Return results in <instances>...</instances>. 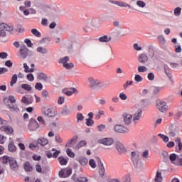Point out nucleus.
<instances>
[{
	"label": "nucleus",
	"mask_w": 182,
	"mask_h": 182,
	"mask_svg": "<svg viewBox=\"0 0 182 182\" xmlns=\"http://www.w3.org/2000/svg\"><path fill=\"white\" fill-rule=\"evenodd\" d=\"M131 160L136 168H140L141 167V160L139 151H134L131 153Z\"/></svg>",
	"instance_id": "nucleus-1"
},
{
	"label": "nucleus",
	"mask_w": 182,
	"mask_h": 182,
	"mask_svg": "<svg viewBox=\"0 0 182 182\" xmlns=\"http://www.w3.org/2000/svg\"><path fill=\"white\" fill-rule=\"evenodd\" d=\"M0 124L2 127H0V130L1 132H4L6 134H12L14 133V128L11 126H6L8 124V122L4 119H1L0 117Z\"/></svg>",
	"instance_id": "nucleus-2"
},
{
	"label": "nucleus",
	"mask_w": 182,
	"mask_h": 182,
	"mask_svg": "<svg viewBox=\"0 0 182 182\" xmlns=\"http://www.w3.org/2000/svg\"><path fill=\"white\" fill-rule=\"evenodd\" d=\"M88 82L92 89H96L97 87H99V89H103L107 86V83H103L100 80L92 77L88 79Z\"/></svg>",
	"instance_id": "nucleus-3"
},
{
	"label": "nucleus",
	"mask_w": 182,
	"mask_h": 182,
	"mask_svg": "<svg viewBox=\"0 0 182 182\" xmlns=\"http://www.w3.org/2000/svg\"><path fill=\"white\" fill-rule=\"evenodd\" d=\"M42 114L46 119H50L56 116V112L50 107H45L42 109Z\"/></svg>",
	"instance_id": "nucleus-4"
},
{
	"label": "nucleus",
	"mask_w": 182,
	"mask_h": 182,
	"mask_svg": "<svg viewBox=\"0 0 182 182\" xmlns=\"http://www.w3.org/2000/svg\"><path fill=\"white\" fill-rule=\"evenodd\" d=\"M31 5L32 3L31 2V1L26 0L24 1V6H19V11H21V12H23L25 16H28V15H29V9L26 8H31Z\"/></svg>",
	"instance_id": "nucleus-5"
},
{
	"label": "nucleus",
	"mask_w": 182,
	"mask_h": 182,
	"mask_svg": "<svg viewBox=\"0 0 182 182\" xmlns=\"http://www.w3.org/2000/svg\"><path fill=\"white\" fill-rule=\"evenodd\" d=\"M4 103L6 105V107L9 109L10 112H14V113H19L21 112V109H19V107H18L17 105H12L9 104V101H8V99L4 98Z\"/></svg>",
	"instance_id": "nucleus-6"
},
{
	"label": "nucleus",
	"mask_w": 182,
	"mask_h": 182,
	"mask_svg": "<svg viewBox=\"0 0 182 182\" xmlns=\"http://www.w3.org/2000/svg\"><path fill=\"white\" fill-rule=\"evenodd\" d=\"M156 109L159 110L161 113H166L167 112L168 107H167V103L164 101L158 100L156 102Z\"/></svg>",
	"instance_id": "nucleus-7"
},
{
	"label": "nucleus",
	"mask_w": 182,
	"mask_h": 182,
	"mask_svg": "<svg viewBox=\"0 0 182 182\" xmlns=\"http://www.w3.org/2000/svg\"><path fill=\"white\" fill-rule=\"evenodd\" d=\"M141 117H143V109H138L133 114L132 120L134 123H139L141 120Z\"/></svg>",
	"instance_id": "nucleus-8"
},
{
	"label": "nucleus",
	"mask_w": 182,
	"mask_h": 182,
	"mask_svg": "<svg viewBox=\"0 0 182 182\" xmlns=\"http://www.w3.org/2000/svg\"><path fill=\"white\" fill-rule=\"evenodd\" d=\"M114 130L116 132V133L121 134L127 133L129 132V129L122 124H115L114 127Z\"/></svg>",
	"instance_id": "nucleus-9"
},
{
	"label": "nucleus",
	"mask_w": 182,
	"mask_h": 182,
	"mask_svg": "<svg viewBox=\"0 0 182 182\" xmlns=\"http://www.w3.org/2000/svg\"><path fill=\"white\" fill-rule=\"evenodd\" d=\"M99 143L103 146H112L114 143V139L112 137H107L100 139Z\"/></svg>",
	"instance_id": "nucleus-10"
},
{
	"label": "nucleus",
	"mask_w": 182,
	"mask_h": 182,
	"mask_svg": "<svg viewBox=\"0 0 182 182\" xmlns=\"http://www.w3.org/2000/svg\"><path fill=\"white\" fill-rule=\"evenodd\" d=\"M96 160L98 163V167H99V174L101 176V177H105V166L103 165V163H102V160L99 157H96Z\"/></svg>",
	"instance_id": "nucleus-11"
},
{
	"label": "nucleus",
	"mask_w": 182,
	"mask_h": 182,
	"mask_svg": "<svg viewBox=\"0 0 182 182\" xmlns=\"http://www.w3.org/2000/svg\"><path fill=\"white\" fill-rule=\"evenodd\" d=\"M29 53V49L26 46H21L20 47V58L22 59H26L28 54Z\"/></svg>",
	"instance_id": "nucleus-12"
},
{
	"label": "nucleus",
	"mask_w": 182,
	"mask_h": 182,
	"mask_svg": "<svg viewBox=\"0 0 182 182\" xmlns=\"http://www.w3.org/2000/svg\"><path fill=\"white\" fill-rule=\"evenodd\" d=\"M58 174H59V177H60L61 178H66L69 177L70 174H72V169L70 168L63 169L59 172Z\"/></svg>",
	"instance_id": "nucleus-13"
},
{
	"label": "nucleus",
	"mask_w": 182,
	"mask_h": 182,
	"mask_svg": "<svg viewBox=\"0 0 182 182\" xmlns=\"http://www.w3.org/2000/svg\"><path fill=\"white\" fill-rule=\"evenodd\" d=\"M115 149L119 153V154H123L124 151H126V148L124 147V145L120 141L115 142Z\"/></svg>",
	"instance_id": "nucleus-14"
},
{
	"label": "nucleus",
	"mask_w": 182,
	"mask_h": 182,
	"mask_svg": "<svg viewBox=\"0 0 182 182\" xmlns=\"http://www.w3.org/2000/svg\"><path fill=\"white\" fill-rule=\"evenodd\" d=\"M39 127V124L38 123V121L34 119H31L30 122L28 124V129L29 130L34 131L36 130Z\"/></svg>",
	"instance_id": "nucleus-15"
},
{
	"label": "nucleus",
	"mask_w": 182,
	"mask_h": 182,
	"mask_svg": "<svg viewBox=\"0 0 182 182\" xmlns=\"http://www.w3.org/2000/svg\"><path fill=\"white\" fill-rule=\"evenodd\" d=\"M109 3L113 4L114 5H117V6H121L122 8H129V9L130 8H132V6H130V4H128L127 3L123 1L110 0Z\"/></svg>",
	"instance_id": "nucleus-16"
},
{
	"label": "nucleus",
	"mask_w": 182,
	"mask_h": 182,
	"mask_svg": "<svg viewBox=\"0 0 182 182\" xmlns=\"http://www.w3.org/2000/svg\"><path fill=\"white\" fill-rule=\"evenodd\" d=\"M9 164L11 170H13V171H18V170H19V166H18V162L16 159L11 158Z\"/></svg>",
	"instance_id": "nucleus-17"
},
{
	"label": "nucleus",
	"mask_w": 182,
	"mask_h": 182,
	"mask_svg": "<svg viewBox=\"0 0 182 182\" xmlns=\"http://www.w3.org/2000/svg\"><path fill=\"white\" fill-rule=\"evenodd\" d=\"M124 123L125 124H130L132 123V121L133 120V115L129 113H124L122 114Z\"/></svg>",
	"instance_id": "nucleus-18"
},
{
	"label": "nucleus",
	"mask_w": 182,
	"mask_h": 182,
	"mask_svg": "<svg viewBox=\"0 0 182 182\" xmlns=\"http://www.w3.org/2000/svg\"><path fill=\"white\" fill-rule=\"evenodd\" d=\"M71 113L72 107H68V105H65L60 112V114H62V116H69Z\"/></svg>",
	"instance_id": "nucleus-19"
},
{
	"label": "nucleus",
	"mask_w": 182,
	"mask_h": 182,
	"mask_svg": "<svg viewBox=\"0 0 182 182\" xmlns=\"http://www.w3.org/2000/svg\"><path fill=\"white\" fill-rule=\"evenodd\" d=\"M149 60V56L147 55V54L143 53L141 54H140L138 56V62H139V63H147V61Z\"/></svg>",
	"instance_id": "nucleus-20"
},
{
	"label": "nucleus",
	"mask_w": 182,
	"mask_h": 182,
	"mask_svg": "<svg viewBox=\"0 0 182 182\" xmlns=\"http://www.w3.org/2000/svg\"><path fill=\"white\" fill-rule=\"evenodd\" d=\"M0 29H4V31H6L7 32H12V31H14V26L2 23L0 24Z\"/></svg>",
	"instance_id": "nucleus-21"
},
{
	"label": "nucleus",
	"mask_w": 182,
	"mask_h": 182,
	"mask_svg": "<svg viewBox=\"0 0 182 182\" xmlns=\"http://www.w3.org/2000/svg\"><path fill=\"white\" fill-rule=\"evenodd\" d=\"M50 14L53 16H60L62 15V11L58 6H55L51 9Z\"/></svg>",
	"instance_id": "nucleus-22"
},
{
	"label": "nucleus",
	"mask_w": 182,
	"mask_h": 182,
	"mask_svg": "<svg viewBox=\"0 0 182 182\" xmlns=\"http://www.w3.org/2000/svg\"><path fill=\"white\" fill-rule=\"evenodd\" d=\"M48 143L49 141L45 137H41L37 139L38 146H41L42 147H43V146H46Z\"/></svg>",
	"instance_id": "nucleus-23"
},
{
	"label": "nucleus",
	"mask_w": 182,
	"mask_h": 182,
	"mask_svg": "<svg viewBox=\"0 0 182 182\" xmlns=\"http://www.w3.org/2000/svg\"><path fill=\"white\" fill-rule=\"evenodd\" d=\"M37 79H38V80H43V82H48L49 77H48V75L40 72L37 73Z\"/></svg>",
	"instance_id": "nucleus-24"
},
{
	"label": "nucleus",
	"mask_w": 182,
	"mask_h": 182,
	"mask_svg": "<svg viewBox=\"0 0 182 182\" xmlns=\"http://www.w3.org/2000/svg\"><path fill=\"white\" fill-rule=\"evenodd\" d=\"M148 55L150 58H154V46L153 45L148 46Z\"/></svg>",
	"instance_id": "nucleus-25"
},
{
	"label": "nucleus",
	"mask_w": 182,
	"mask_h": 182,
	"mask_svg": "<svg viewBox=\"0 0 182 182\" xmlns=\"http://www.w3.org/2000/svg\"><path fill=\"white\" fill-rule=\"evenodd\" d=\"M163 177L161 176V172H156L154 180L152 182H162Z\"/></svg>",
	"instance_id": "nucleus-26"
},
{
	"label": "nucleus",
	"mask_w": 182,
	"mask_h": 182,
	"mask_svg": "<svg viewBox=\"0 0 182 182\" xmlns=\"http://www.w3.org/2000/svg\"><path fill=\"white\" fill-rule=\"evenodd\" d=\"M87 26L88 28H95V26H97V20L96 19L90 20L87 23Z\"/></svg>",
	"instance_id": "nucleus-27"
},
{
	"label": "nucleus",
	"mask_w": 182,
	"mask_h": 182,
	"mask_svg": "<svg viewBox=\"0 0 182 182\" xmlns=\"http://www.w3.org/2000/svg\"><path fill=\"white\" fill-rule=\"evenodd\" d=\"M98 41L99 42H110V41H112V37L104 36L100 37L98 38Z\"/></svg>",
	"instance_id": "nucleus-28"
},
{
	"label": "nucleus",
	"mask_w": 182,
	"mask_h": 182,
	"mask_svg": "<svg viewBox=\"0 0 182 182\" xmlns=\"http://www.w3.org/2000/svg\"><path fill=\"white\" fill-rule=\"evenodd\" d=\"M77 161H79L80 164H81V166H86V164H87L88 161L87 159L85 158V157H80L78 158Z\"/></svg>",
	"instance_id": "nucleus-29"
},
{
	"label": "nucleus",
	"mask_w": 182,
	"mask_h": 182,
	"mask_svg": "<svg viewBox=\"0 0 182 182\" xmlns=\"http://www.w3.org/2000/svg\"><path fill=\"white\" fill-rule=\"evenodd\" d=\"M77 141V136H74L72 139L68 141L67 144L68 147H72L73 144H75Z\"/></svg>",
	"instance_id": "nucleus-30"
},
{
	"label": "nucleus",
	"mask_w": 182,
	"mask_h": 182,
	"mask_svg": "<svg viewBox=\"0 0 182 182\" xmlns=\"http://www.w3.org/2000/svg\"><path fill=\"white\" fill-rule=\"evenodd\" d=\"M18 82V75L14 74L10 82V86L12 87V86H14V85H15V83H16Z\"/></svg>",
	"instance_id": "nucleus-31"
},
{
	"label": "nucleus",
	"mask_w": 182,
	"mask_h": 182,
	"mask_svg": "<svg viewBox=\"0 0 182 182\" xmlns=\"http://www.w3.org/2000/svg\"><path fill=\"white\" fill-rule=\"evenodd\" d=\"M33 168L32 167V166H31V164L29 162L27 161L24 164L25 171H28V172L32 171Z\"/></svg>",
	"instance_id": "nucleus-32"
},
{
	"label": "nucleus",
	"mask_w": 182,
	"mask_h": 182,
	"mask_svg": "<svg viewBox=\"0 0 182 182\" xmlns=\"http://www.w3.org/2000/svg\"><path fill=\"white\" fill-rule=\"evenodd\" d=\"M8 149L9 151H10L11 153H14V151H16V146H15V144H14V142H10L9 144Z\"/></svg>",
	"instance_id": "nucleus-33"
},
{
	"label": "nucleus",
	"mask_w": 182,
	"mask_h": 182,
	"mask_svg": "<svg viewBox=\"0 0 182 182\" xmlns=\"http://www.w3.org/2000/svg\"><path fill=\"white\" fill-rule=\"evenodd\" d=\"M1 161L3 164H8L9 163H11V158H9V156H4L1 159Z\"/></svg>",
	"instance_id": "nucleus-34"
},
{
	"label": "nucleus",
	"mask_w": 182,
	"mask_h": 182,
	"mask_svg": "<svg viewBox=\"0 0 182 182\" xmlns=\"http://www.w3.org/2000/svg\"><path fill=\"white\" fill-rule=\"evenodd\" d=\"M58 62H59V63H62L63 66L64 65L67 64L68 62H69V56H65L62 58H60Z\"/></svg>",
	"instance_id": "nucleus-35"
},
{
	"label": "nucleus",
	"mask_w": 182,
	"mask_h": 182,
	"mask_svg": "<svg viewBox=\"0 0 182 182\" xmlns=\"http://www.w3.org/2000/svg\"><path fill=\"white\" fill-rule=\"evenodd\" d=\"M169 160H171V161L172 163H173V164H176V163H174V161H176V160H178V156H177L176 154H171L169 156Z\"/></svg>",
	"instance_id": "nucleus-36"
},
{
	"label": "nucleus",
	"mask_w": 182,
	"mask_h": 182,
	"mask_svg": "<svg viewBox=\"0 0 182 182\" xmlns=\"http://www.w3.org/2000/svg\"><path fill=\"white\" fill-rule=\"evenodd\" d=\"M58 161L61 166H66L68 164V159L61 156L58 157Z\"/></svg>",
	"instance_id": "nucleus-37"
},
{
	"label": "nucleus",
	"mask_w": 182,
	"mask_h": 182,
	"mask_svg": "<svg viewBox=\"0 0 182 182\" xmlns=\"http://www.w3.org/2000/svg\"><path fill=\"white\" fill-rule=\"evenodd\" d=\"M83 146H86V141H81L79 144H77L75 146H74L75 150H79L80 147H83Z\"/></svg>",
	"instance_id": "nucleus-38"
},
{
	"label": "nucleus",
	"mask_w": 182,
	"mask_h": 182,
	"mask_svg": "<svg viewBox=\"0 0 182 182\" xmlns=\"http://www.w3.org/2000/svg\"><path fill=\"white\" fill-rule=\"evenodd\" d=\"M51 151L53 153V159H57V157H58L59 154H60V151H58L55 148H53L51 149Z\"/></svg>",
	"instance_id": "nucleus-39"
},
{
	"label": "nucleus",
	"mask_w": 182,
	"mask_h": 182,
	"mask_svg": "<svg viewBox=\"0 0 182 182\" xmlns=\"http://www.w3.org/2000/svg\"><path fill=\"white\" fill-rule=\"evenodd\" d=\"M158 41L160 43V45H166V38H164V36H159L158 37Z\"/></svg>",
	"instance_id": "nucleus-40"
},
{
	"label": "nucleus",
	"mask_w": 182,
	"mask_h": 182,
	"mask_svg": "<svg viewBox=\"0 0 182 182\" xmlns=\"http://www.w3.org/2000/svg\"><path fill=\"white\" fill-rule=\"evenodd\" d=\"M21 89H23L24 90H26L27 92H29V91L32 90V87H31V85H29L28 84H22Z\"/></svg>",
	"instance_id": "nucleus-41"
},
{
	"label": "nucleus",
	"mask_w": 182,
	"mask_h": 182,
	"mask_svg": "<svg viewBox=\"0 0 182 182\" xmlns=\"http://www.w3.org/2000/svg\"><path fill=\"white\" fill-rule=\"evenodd\" d=\"M173 14L175 16H180V15H181V8L180 7H176L174 10H173Z\"/></svg>",
	"instance_id": "nucleus-42"
},
{
	"label": "nucleus",
	"mask_w": 182,
	"mask_h": 182,
	"mask_svg": "<svg viewBox=\"0 0 182 182\" xmlns=\"http://www.w3.org/2000/svg\"><path fill=\"white\" fill-rule=\"evenodd\" d=\"M37 52H38V53L46 54L48 53V50L43 47H38Z\"/></svg>",
	"instance_id": "nucleus-43"
},
{
	"label": "nucleus",
	"mask_w": 182,
	"mask_h": 182,
	"mask_svg": "<svg viewBox=\"0 0 182 182\" xmlns=\"http://www.w3.org/2000/svg\"><path fill=\"white\" fill-rule=\"evenodd\" d=\"M31 33H33L34 36H36L37 38H41V32H39L38 29L33 28L31 30Z\"/></svg>",
	"instance_id": "nucleus-44"
},
{
	"label": "nucleus",
	"mask_w": 182,
	"mask_h": 182,
	"mask_svg": "<svg viewBox=\"0 0 182 182\" xmlns=\"http://www.w3.org/2000/svg\"><path fill=\"white\" fill-rule=\"evenodd\" d=\"M141 156L143 160H148L149 159V150H145L141 154Z\"/></svg>",
	"instance_id": "nucleus-45"
},
{
	"label": "nucleus",
	"mask_w": 182,
	"mask_h": 182,
	"mask_svg": "<svg viewBox=\"0 0 182 182\" xmlns=\"http://www.w3.org/2000/svg\"><path fill=\"white\" fill-rule=\"evenodd\" d=\"M136 5L139 8H146V3L141 0H139L136 1Z\"/></svg>",
	"instance_id": "nucleus-46"
},
{
	"label": "nucleus",
	"mask_w": 182,
	"mask_h": 182,
	"mask_svg": "<svg viewBox=\"0 0 182 182\" xmlns=\"http://www.w3.org/2000/svg\"><path fill=\"white\" fill-rule=\"evenodd\" d=\"M138 72L140 73H144V72H147V68L144 65H141L138 67Z\"/></svg>",
	"instance_id": "nucleus-47"
},
{
	"label": "nucleus",
	"mask_w": 182,
	"mask_h": 182,
	"mask_svg": "<svg viewBox=\"0 0 182 182\" xmlns=\"http://www.w3.org/2000/svg\"><path fill=\"white\" fill-rule=\"evenodd\" d=\"M66 153H67V154H68V156L69 157H71L72 159H73V158L75 157V153H73V152L72 151V149L68 148V149H66Z\"/></svg>",
	"instance_id": "nucleus-48"
},
{
	"label": "nucleus",
	"mask_w": 182,
	"mask_h": 182,
	"mask_svg": "<svg viewBox=\"0 0 182 182\" xmlns=\"http://www.w3.org/2000/svg\"><path fill=\"white\" fill-rule=\"evenodd\" d=\"M158 136L159 137H161V139H162V140L164 141H165L166 143H167V141H168V140H169L168 136H167L166 135H164L163 134H159Z\"/></svg>",
	"instance_id": "nucleus-49"
},
{
	"label": "nucleus",
	"mask_w": 182,
	"mask_h": 182,
	"mask_svg": "<svg viewBox=\"0 0 182 182\" xmlns=\"http://www.w3.org/2000/svg\"><path fill=\"white\" fill-rule=\"evenodd\" d=\"M169 65L172 69H179L180 68V64H178L177 63H170Z\"/></svg>",
	"instance_id": "nucleus-50"
},
{
	"label": "nucleus",
	"mask_w": 182,
	"mask_h": 182,
	"mask_svg": "<svg viewBox=\"0 0 182 182\" xmlns=\"http://www.w3.org/2000/svg\"><path fill=\"white\" fill-rule=\"evenodd\" d=\"M89 164L90 167H92V168H96V167L97 166V165H96V161H95V159H90L89 161Z\"/></svg>",
	"instance_id": "nucleus-51"
},
{
	"label": "nucleus",
	"mask_w": 182,
	"mask_h": 182,
	"mask_svg": "<svg viewBox=\"0 0 182 182\" xmlns=\"http://www.w3.org/2000/svg\"><path fill=\"white\" fill-rule=\"evenodd\" d=\"M162 156L164 157V161H167L170 159V156H168V152L167 151H164Z\"/></svg>",
	"instance_id": "nucleus-52"
},
{
	"label": "nucleus",
	"mask_w": 182,
	"mask_h": 182,
	"mask_svg": "<svg viewBox=\"0 0 182 182\" xmlns=\"http://www.w3.org/2000/svg\"><path fill=\"white\" fill-rule=\"evenodd\" d=\"M85 124L87 126H93L95 124V121L93 119H91V118L86 119Z\"/></svg>",
	"instance_id": "nucleus-53"
},
{
	"label": "nucleus",
	"mask_w": 182,
	"mask_h": 182,
	"mask_svg": "<svg viewBox=\"0 0 182 182\" xmlns=\"http://www.w3.org/2000/svg\"><path fill=\"white\" fill-rule=\"evenodd\" d=\"M63 68H65V69H68V70H70L73 68V63H67L66 64H64L63 65Z\"/></svg>",
	"instance_id": "nucleus-54"
},
{
	"label": "nucleus",
	"mask_w": 182,
	"mask_h": 182,
	"mask_svg": "<svg viewBox=\"0 0 182 182\" xmlns=\"http://www.w3.org/2000/svg\"><path fill=\"white\" fill-rule=\"evenodd\" d=\"M134 80L135 82H143V77L141 76L140 75H136L135 77H134Z\"/></svg>",
	"instance_id": "nucleus-55"
},
{
	"label": "nucleus",
	"mask_w": 182,
	"mask_h": 182,
	"mask_svg": "<svg viewBox=\"0 0 182 182\" xmlns=\"http://www.w3.org/2000/svg\"><path fill=\"white\" fill-rule=\"evenodd\" d=\"M160 89L159 87H154L152 89L154 95H159V93H160Z\"/></svg>",
	"instance_id": "nucleus-56"
},
{
	"label": "nucleus",
	"mask_w": 182,
	"mask_h": 182,
	"mask_svg": "<svg viewBox=\"0 0 182 182\" xmlns=\"http://www.w3.org/2000/svg\"><path fill=\"white\" fill-rule=\"evenodd\" d=\"M27 80L30 82H33L35 80V77L33 76V74L29 73L27 75Z\"/></svg>",
	"instance_id": "nucleus-57"
},
{
	"label": "nucleus",
	"mask_w": 182,
	"mask_h": 182,
	"mask_svg": "<svg viewBox=\"0 0 182 182\" xmlns=\"http://www.w3.org/2000/svg\"><path fill=\"white\" fill-rule=\"evenodd\" d=\"M130 176L129 175H125L122 177V182H130Z\"/></svg>",
	"instance_id": "nucleus-58"
},
{
	"label": "nucleus",
	"mask_w": 182,
	"mask_h": 182,
	"mask_svg": "<svg viewBox=\"0 0 182 182\" xmlns=\"http://www.w3.org/2000/svg\"><path fill=\"white\" fill-rule=\"evenodd\" d=\"M24 42L26 43L27 46L28 48H32L33 46V43H32V41H31L29 39L26 38L24 40Z\"/></svg>",
	"instance_id": "nucleus-59"
},
{
	"label": "nucleus",
	"mask_w": 182,
	"mask_h": 182,
	"mask_svg": "<svg viewBox=\"0 0 182 182\" xmlns=\"http://www.w3.org/2000/svg\"><path fill=\"white\" fill-rule=\"evenodd\" d=\"M119 98L121 100H127V95L124 92L119 93Z\"/></svg>",
	"instance_id": "nucleus-60"
},
{
	"label": "nucleus",
	"mask_w": 182,
	"mask_h": 182,
	"mask_svg": "<svg viewBox=\"0 0 182 182\" xmlns=\"http://www.w3.org/2000/svg\"><path fill=\"white\" fill-rule=\"evenodd\" d=\"M83 119H85V117H83V114L80 113L77 114V122H81L82 120H83Z\"/></svg>",
	"instance_id": "nucleus-61"
},
{
	"label": "nucleus",
	"mask_w": 182,
	"mask_h": 182,
	"mask_svg": "<svg viewBox=\"0 0 182 182\" xmlns=\"http://www.w3.org/2000/svg\"><path fill=\"white\" fill-rule=\"evenodd\" d=\"M134 49H135V50L140 51V50H141V49H143V48H141V46H139L138 43H134Z\"/></svg>",
	"instance_id": "nucleus-62"
},
{
	"label": "nucleus",
	"mask_w": 182,
	"mask_h": 182,
	"mask_svg": "<svg viewBox=\"0 0 182 182\" xmlns=\"http://www.w3.org/2000/svg\"><path fill=\"white\" fill-rule=\"evenodd\" d=\"M154 77H155L154 73H149L148 74V79H149V80L153 81V80H154Z\"/></svg>",
	"instance_id": "nucleus-63"
},
{
	"label": "nucleus",
	"mask_w": 182,
	"mask_h": 182,
	"mask_svg": "<svg viewBox=\"0 0 182 182\" xmlns=\"http://www.w3.org/2000/svg\"><path fill=\"white\" fill-rule=\"evenodd\" d=\"M77 181H79V182H87L88 180H87V178H86V177H79L77 178Z\"/></svg>",
	"instance_id": "nucleus-64"
}]
</instances>
